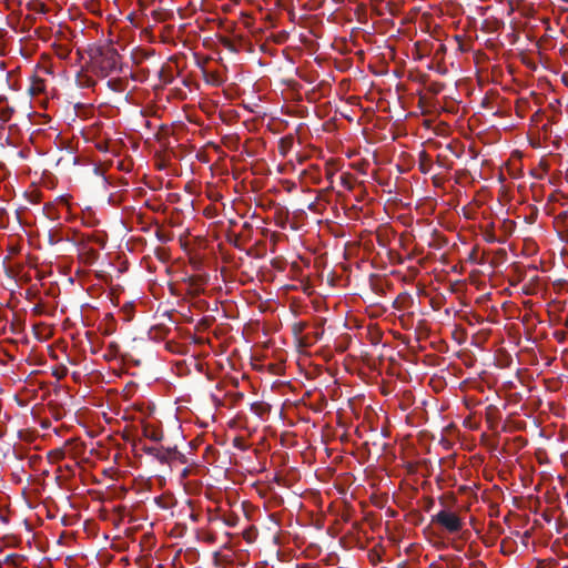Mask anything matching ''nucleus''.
Returning <instances> with one entry per match:
<instances>
[{
    "instance_id": "nucleus-1",
    "label": "nucleus",
    "mask_w": 568,
    "mask_h": 568,
    "mask_svg": "<svg viewBox=\"0 0 568 568\" xmlns=\"http://www.w3.org/2000/svg\"><path fill=\"white\" fill-rule=\"evenodd\" d=\"M413 27L407 26L405 28H398L397 34H393V63H396V68L393 69V74L402 79L406 71L404 68H399L398 64H404V58L409 57V52H415V43H412Z\"/></svg>"
},
{
    "instance_id": "nucleus-2",
    "label": "nucleus",
    "mask_w": 568,
    "mask_h": 568,
    "mask_svg": "<svg viewBox=\"0 0 568 568\" xmlns=\"http://www.w3.org/2000/svg\"><path fill=\"white\" fill-rule=\"evenodd\" d=\"M93 60L95 74L100 78H106L115 71H121V57L116 49L112 47L99 49Z\"/></svg>"
},
{
    "instance_id": "nucleus-3",
    "label": "nucleus",
    "mask_w": 568,
    "mask_h": 568,
    "mask_svg": "<svg viewBox=\"0 0 568 568\" xmlns=\"http://www.w3.org/2000/svg\"><path fill=\"white\" fill-rule=\"evenodd\" d=\"M142 449L146 455L154 457L161 464L186 463V457L176 447L144 446Z\"/></svg>"
},
{
    "instance_id": "nucleus-4",
    "label": "nucleus",
    "mask_w": 568,
    "mask_h": 568,
    "mask_svg": "<svg viewBox=\"0 0 568 568\" xmlns=\"http://www.w3.org/2000/svg\"><path fill=\"white\" fill-rule=\"evenodd\" d=\"M433 521H436L449 532H458L463 526L460 518L455 513L445 509L437 513Z\"/></svg>"
},
{
    "instance_id": "nucleus-5",
    "label": "nucleus",
    "mask_w": 568,
    "mask_h": 568,
    "mask_svg": "<svg viewBox=\"0 0 568 568\" xmlns=\"http://www.w3.org/2000/svg\"><path fill=\"white\" fill-rule=\"evenodd\" d=\"M396 135L393 131V142H395ZM398 153L399 162L396 163V169L399 173L407 172L414 164V160L408 155L402 148V144L393 143V158Z\"/></svg>"
},
{
    "instance_id": "nucleus-6",
    "label": "nucleus",
    "mask_w": 568,
    "mask_h": 568,
    "mask_svg": "<svg viewBox=\"0 0 568 568\" xmlns=\"http://www.w3.org/2000/svg\"><path fill=\"white\" fill-rule=\"evenodd\" d=\"M396 402L398 408L404 413L403 419L406 423H409L410 415L407 412V409L414 404V396L410 390H403L402 395H399V392L396 393Z\"/></svg>"
},
{
    "instance_id": "nucleus-7",
    "label": "nucleus",
    "mask_w": 568,
    "mask_h": 568,
    "mask_svg": "<svg viewBox=\"0 0 568 568\" xmlns=\"http://www.w3.org/2000/svg\"><path fill=\"white\" fill-rule=\"evenodd\" d=\"M413 305V296L409 292L405 291L397 295L393 301V311L406 312Z\"/></svg>"
},
{
    "instance_id": "nucleus-8",
    "label": "nucleus",
    "mask_w": 568,
    "mask_h": 568,
    "mask_svg": "<svg viewBox=\"0 0 568 568\" xmlns=\"http://www.w3.org/2000/svg\"><path fill=\"white\" fill-rule=\"evenodd\" d=\"M399 324V326L404 329H409L414 324V316L410 312H399L397 314L393 311V327Z\"/></svg>"
},
{
    "instance_id": "nucleus-9",
    "label": "nucleus",
    "mask_w": 568,
    "mask_h": 568,
    "mask_svg": "<svg viewBox=\"0 0 568 568\" xmlns=\"http://www.w3.org/2000/svg\"><path fill=\"white\" fill-rule=\"evenodd\" d=\"M376 240L379 246H382V251L378 252L379 255H385L390 261V247L389 240L387 236V227H379L376 233Z\"/></svg>"
},
{
    "instance_id": "nucleus-10",
    "label": "nucleus",
    "mask_w": 568,
    "mask_h": 568,
    "mask_svg": "<svg viewBox=\"0 0 568 568\" xmlns=\"http://www.w3.org/2000/svg\"><path fill=\"white\" fill-rule=\"evenodd\" d=\"M371 2L377 14L390 13V0H371Z\"/></svg>"
},
{
    "instance_id": "nucleus-11",
    "label": "nucleus",
    "mask_w": 568,
    "mask_h": 568,
    "mask_svg": "<svg viewBox=\"0 0 568 568\" xmlns=\"http://www.w3.org/2000/svg\"><path fill=\"white\" fill-rule=\"evenodd\" d=\"M386 555V548L382 545L375 546L368 551V558L372 564L383 561V556Z\"/></svg>"
},
{
    "instance_id": "nucleus-12",
    "label": "nucleus",
    "mask_w": 568,
    "mask_h": 568,
    "mask_svg": "<svg viewBox=\"0 0 568 568\" xmlns=\"http://www.w3.org/2000/svg\"><path fill=\"white\" fill-rule=\"evenodd\" d=\"M77 84L81 88H93L97 81L91 77L80 72L77 74Z\"/></svg>"
},
{
    "instance_id": "nucleus-13",
    "label": "nucleus",
    "mask_w": 568,
    "mask_h": 568,
    "mask_svg": "<svg viewBox=\"0 0 568 568\" xmlns=\"http://www.w3.org/2000/svg\"><path fill=\"white\" fill-rule=\"evenodd\" d=\"M219 42L221 43V45L224 49L229 50L230 52H233V53L240 52V48L236 45V43L227 37H220Z\"/></svg>"
},
{
    "instance_id": "nucleus-14",
    "label": "nucleus",
    "mask_w": 568,
    "mask_h": 568,
    "mask_svg": "<svg viewBox=\"0 0 568 568\" xmlns=\"http://www.w3.org/2000/svg\"><path fill=\"white\" fill-rule=\"evenodd\" d=\"M143 434L154 442H161L163 438V433L155 428L144 427Z\"/></svg>"
},
{
    "instance_id": "nucleus-15",
    "label": "nucleus",
    "mask_w": 568,
    "mask_h": 568,
    "mask_svg": "<svg viewBox=\"0 0 568 568\" xmlns=\"http://www.w3.org/2000/svg\"><path fill=\"white\" fill-rule=\"evenodd\" d=\"M381 373L384 372L387 376L390 375V357L383 354L378 356Z\"/></svg>"
},
{
    "instance_id": "nucleus-16",
    "label": "nucleus",
    "mask_w": 568,
    "mask_h": 568,
    "mask_svg": "<svg viewBox=\"0 0 568 568\" xmlns=\"http://www.w3.org/2000/svg\"><path fill=\"white\" fill-rule=\"evenodd\" d=\"M404 251H405V254L403 255L400 253H395V251L393 250V255H392L393 264L395 262H397L398 264H403L406 260H412V257H410L412 250L404 248Z\"/></svg>"
},
{
    "instance_id": "nucleus-17",
    "label": "nucleus",
    "mask_w": 568,
    "mask_h": 568,
    "mask_svg": "<svg viewBox=\"0 0 568 568\" xmlns=\"http://www.w3.org/2000/svg\"><path fill=\"white\" fill-rule=\"evenodd\" d=\"M371 285H372V288L376 293H379L382 295L386 294V291H385V287H384V282H383V280L381 277L376 276V277L372 278Z\"/></svg>"
},
{
    "instance_id": "nucleus-18",
    "label": "nucleus",
    "mask_w": 568,
    "mask_h": 568,
    "mask_svg": "<svg viewBox=\"0 0 568 568\" xmlns=\"http://www.w3.org/2000/svg\"><path fill=\"white\" fill-rule=\"evenodd\" d=\"M393 278H396L400 282L410 281L415 276V270L410 271L408 275L403 274L400 271H393L392 272Z\"/></svg>"
},
{
    "instance_id": "nucleus-19",
    "label": "nucleus",
    "mask_w": 568,
    "mask_h": 568,
    "mask_svg": "<svg viewBox=\"0 0 568 568\" xmlns=\"http://www.w3.org/2000/svg\"><path fill=\"white\" fill-rule=\"evenodd\" d=\"M108 87L116 92H123L124 91V83L121 79H112L108 81Z\"/></svg>"
},
{
    "instance_id": "nucleus-20",
    "label": "nucleus",
    "mask_w": 568,
    "mask_h": 568,
    "mask_svg": "<svg viewBox=\"0 0 568 568\" xmlns=\"http://www.w3.org/2000/svg\"><path fill=\"white\" fill-rule=\"evenodd\" d=\"M13 113H14V109L11 106L1 108L0 109V120L2 122H8L11 120Z\"/></svg>"
},
{
    "instance_id": "nucleus-21",
    "label": "nucleus",
    "mask_w": 568,
    "mask_h": 568,
    "mask_svg": "<svg viewBox=\"0 0 568 568\" xmlns=\"http://www.w3.org/2000/svg\"><path fill=\"white\" fill-rule=\"evenodd\" d=\"M189 284H190V288L192 290L194 295H199L202 292V287H201L199 277H190Z\"/></svg>"
},
{
    "instance_id": "nucleus-22",
    "label": "nucleus",
    "mask_w": 568,
    "mask_h": 568,
    "mask_svg": "<svg viewBox=\"0 0 568 568\" xmlns=\"http://www.w3.org/2000/svg\"><path fill=\"white\" fill-rule=\"evenodd\" d=\"M373 498V503L381 507V508H384L386 506V503H387V494H383L381 496H377V495H373L372 496Z\"/></svg>"
},
{
    "instance_id": "nucleus-23",
    "label": "nucleus",
    "mask_w": 568,
    "mask_h": 568,
    "mask_svg": "<svg viewBox=\"0 0 568 568\" xmlns=\"http://www.w3.org/2000/svg\"><path fill=\"white\" fill-rule=\"evenodd\" d=\"M63 240H64V237L58 231H51L49 233V243L51 245L58 244L59 242H61Z\"/></svg>"
},
{
    "instance_id": "nucleus-24",
    "label": "nucleus",
    "mask_w": 568,
    "mask_h": 568,
    "mask_svg": "<svg viewBox=\"0 0 568 568\" xmlns=\"http://www.w3.org/2000/svg\"><path fill=\"white\" fill-rule=\"evenodd\" d=\"M371 338H372L373 344H375V345L381 343V341H382V333H381V331L379 329L372 331L371 332Z\"/></svg>"
},
{
    "instance_id": "nucleus-25",
    "label": "nucleus",
    "mask_w": 568,
    "mask_h": 568,
    "mask_svg": "<svg viewBox=\"0 0 568 568\" xmlns=\"http://www.w3.org/2000/svg\"><path fill=\"white\" fill-rule=\"evenodd\" d=\"M395 186H396V189H399V191L403 192V193H407L408 192L407 183L404 180H402V181L397 180Z\"/></svg>"
},
{
    "instance_id": "nucleus-26",
    "label": "nucleus",
    "mask_w": 568,
    "mask_h": 568,
    "mask_svg": "<svg viewBox=\"0 0 568 568\" xmlns=\"http://www.w3.org/2000/svg\"><path fill=\"white\" fill-rule=\"evenodd\" d=\"M392 336H393V342H394L395 339H400V341H402V344H403V345H406L405 337H403V336H402V335H399V334H396L394 329H393ZM397 347H398L397 345L395 346V345L393 344V349H395V348H397Z\"/></svg>"
},
{
    "instance_id": "nucleus-27",
    "label": "nucleus",
    "mask_w": 568,
    "mask_h": 568,
    "mask_svg": "<svg viewBox=\"0 0 568 568\" xmlns=\"http://www.w3.org/2000/svg\"><path fill=\"white\" fill-rule=\"evenodd\" d=\"M224 523L230 526V527H234L237 523V517L236 516H231L229 518H225L224 519Z\"/></svg>"
},
{
    "instance_id": "nucleus-28",
    "label": "nucleus",
    "mask_w": 568,
    "mask_h": 568,
    "mask_svg": "<svg viewBox=\"0 0 568 568\" xmlns=\"http://www.w3.org/2000/svg\"><path fill=\"white\" fill-rule=\"evenodd\" d=\"M397 220L398 222H400L403 225H406L407 224V219L404 214H399V215H396L393 213V221L394 220Z\"/></svg>"
},
{
    "instance_id": "nucleus-29",
    "label": "nucleus",
    "mask_w": 568,
    "mask_h": 568,
    "mask_svg": "<svg viewBox=\"0 0 568 568\" xmlns=\"http://www.w3.org/2000/svg\"><path fill=\"white\" fill-rule=\"evenodd\" d=\"M385 420L386 423L382 426V433L384 436H388V426H387V423H388V417L387 415L385 414Z\"/></svg>"
},
{
    "instance_id": "nucleus-30",
    "label": "nucleus",
    "mask_w": 568,
    "mask_h": 568,
    "mask_svg": "<svg viewBox=\"0 0 568 568\" xmlns=\"http://www.w3.org/2000/svg\"><path fill=\"white\" fill-rule=\"evenodd\" d=\"M234 446L240 448V449H242V450L245 449V446L242 444V439L239 438V437L234 439Z\"/></svg>"
},
{
    "instance_id": "nucleus-31",
    "label": "nucleus",
    "mask_w": 568,
    "mask_h": 568,
    "mask_svg": "<svg viewBox=\"0 0 568 568\" xmlns=\"http://www.w3.org/2000/svg\"><path fill=\"white\" fill-rule=\"evenodd\" d=\"M393 193L398 194V193H397V191H393ZM392 203H393V206H394L396 203H402V204H404L403 199H402V197H397V195H393Z\"/></svg>"
},
{
    "instance_id": "nucleus-32",
    "label": "nucleus",
    "mask_w": 568,
    "mask_h": 568,
    "mask_svg": "<svg viewBox=\"0 0 568 568\" xmlns=\"http://www.w3.org/2000/svg\"><path fill=\"white\" fill-rule=\"evenodd\" d=\"M68 369L65 367L62 368V372L54 373V376H57L59 379L63 378L67 375Z\"/></svg>"
},
{
    "instance_id": "nucleus-33",
    "label": "nucleus",
    "mask_w": 568,
    "mask_h": 568,
    "mask_svg": "<svg viewBox=\"0 0 568 568\" xmlns=\"http://www.w3.org/2000/svg\"><path fill=\"white\" fill-rule=\"evenodd\" d=\"M406 240H407V237L404 235V233H402L400 236H399V240H398L399 241V245L403 246V247L406 246Z\"/></svg>"
},
{
    "instance_id": "nucleus-34",
    "label": "nucleus",
    "mask_w": 568,
    "mask_h": 568,
    "mask_svg": "<svg viewBox=\"0 0 568 568\" xmlns=\"http://www.w3.org/2000/svg\"><path fill=\"white\" fill-rule=\"evenodd\" d=\"M406 465L412 467L410 462L405 460V458H400V463L396 464V466H406Z\"/></svg>"
},
{
    "instance_id": "nucleus-35",
    "label": "nucleus",
    "mask_w": 568,
    "mask_h": 568,
    "mask_svg": "<svg viewBox=\"0 0 568 568\" xmlns=\"http://www.w3.org/2000/svg\"><path fill=\"white\" fill-rule=\"evenodd\" d=\"M189 474H190V470H189L187 468H184V469L182 470V473H181V477H182V478H186V477L189 476Z\"/></svg>"
},
{
    "instance_id": "nucleus-36",
    "label": "nucleus",
    "mask_w": 568,
    "mask_h": 568,
    "mask_svg": "<svg viewBox=\"0 0 568 568\" xmlns=\"http://www.w3.org/2000/svg\"><path fill=\"white\" fill-rule=\"evenodd\" d=\"M396 566H397V568H408V565L406 561H400Z\"/></svg>"
},
{
    "instance_id": "nucleus-37",
    "label": "nucleus",
    "mask_w": 568,
    "mask_h": 568,
    "mask_svg": "<svg viewBox=\"0 0 568 568\" xmlns=\"http://www.w3.org/2000/svg\"><path fill=\"white\" fill-rule=\"evenodd\" d=\"M430 89L434 90V92L436 93V92L440 91L442 87L439 84H436V87L430 85Z\"/></svg>"
},
{
    "instance_id": "nucleus-38",
    "label": "nucleus",
    "mask_w": 568,
    "mask_h": 568,
    "mask_svg": "<svg viewBox=\"0 0 568 568\" xmlns=\"http://www.w3.org/2000/svg\"><path fill=\"white\" fill-rule=\"evenodd\" d=\"M430 89L434 90V92L436 93V92L440 91L442 87L439 84H436V87L430 85Z\"/></svg>"
},
{
    "instance_id": "nucleus-39",
    "label": "nucleus",
    "mask_w": 568,
    "mask_h": 568,
    "mask_svg": "<svg viewBox=\"0 0 568 568\" xmlns=\"http://www.w3.org/2000/svg\"><path fill=\"white\" fill-rule=\"evenodd\" d=\"M402 89H404L403 84H402V83H397V84H396V90H397L398 92H400V90H402Z\"/></svg>"
},
{
    "instance_id": "nucleus-40",
    "label": "nucleus",
    "mask_w": 568,
    "mask_h": 568,
    "mask_svg": "<svg viewBox=\"0 0 568 568\" xmlns=\"http://www.w3.org/2000/svg\"><path fill=\"white\" fill-rule=\"evenodd\" d=\"M396 460H397V457L395 455V452L393 450V465L396 463Z\"/></svg>"
},
{
    "instance_id": "nucleus-41",
    "label": "nucleus",
    "mask_w": 568,
    "mask_h": 568,
    "mask_svg": "<svg viewBox=\"0 0 568 568\" xmlns=\"http://www.w3.org/2000/svg\"><path fill=\"white\" fill-rule=\"evenodd\" d=\"M386 515H390V507L386 508Z\"/></svg>"
},
{
    "instance_id": "nucleus-42",
    "label": "nucleus",
    "mask_w": 568,
    "mask_h": 568,
    "mask_svg": "<svg viewBox=\"0 0 568 568\" xmlns=\"http://www.w3.org/2000/svg\"><path fill=\"white\" fill-rule=\"evenodd\" d=\"M399 22H400V24H404V18L400 17Z\"/></svg>"
},
{
    "instance_id": "nucleus-43",
    "label": "nucleus",
    "mask_w": 568,
    "mask_h": 568,
    "mask_svg": "<svg viewBox=\"0 0 568 568\" xmlns=\"http://www.w3.org/2000/svg\"><path fill=\"white\" fill-rule=\"evenodd\" d=\"M386 531L388 530V521L385 523Z\"/></svg>"
}]
</instances>
